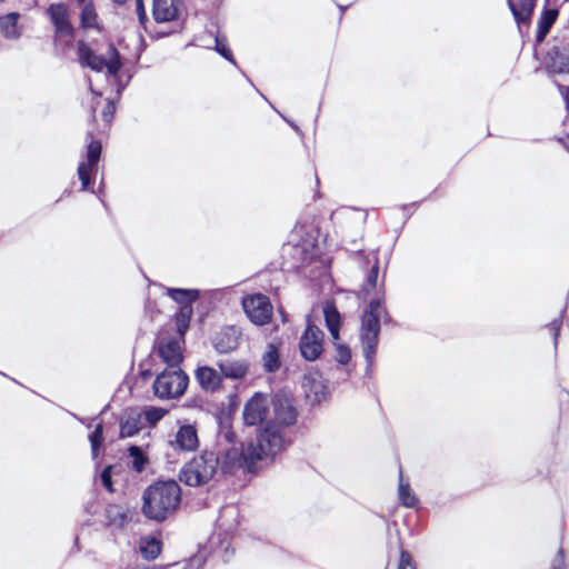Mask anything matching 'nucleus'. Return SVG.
<instances>
[{
    "label": "nucleus",
    "mask_w": 569,
    "mask_h": 569,
    "mask_svg": "<svg viewBox=\"0 0 569 569\" xmlns=\"http://www.w3.org/2000/svg\"><path fill=\"white\" fill-rule=\"evenodd\" d=\"M143 515L158 522L170 517L181 501V489L174 480L158 481L143 492Z\"/></svg>",
    "instance_id": "nucleus-1"
},
{
    "label": "nucleus",
    "mask_w": 569,
    "mask_h": 569,
    "mask_svg": "<svg viewBox=\"0 0 569 569\" xmlns=\"http://www.w3.org/2000/svg\"><path fill=\"white\" fill-rule=\"evenodd\" d=\"M383 312L382 300L380 298L372 299L361 319L360 339L368 365L372 363L377 351L380 332L379 321Z\"/></svg>",
    "instance_id": "nucleus-2"
},
{
    "label": "nucleus",
    "mask_w": 569,
    "mask_h": 569,
    "mask_svg": "<svg viewBox=\"0 0 569 569\" xmlns=\"http://www.w3.org/2000/svg\"><path fill=\"white\" fill-rule=\"evenodd\" d=\"M218 470V458L212 451H203L184 465L179 479L190 487H198L212 479Z\"/></svg>",
    "instance_id": "nucleus-3"
},
{
    "label": "nucleus",
    "mask_w": 569,
    "mask_h": 569,
    "mask_svg": "<svg viewBox=\"0 0 569 569\" xmlns=\"http://www.w3.org/2000/svg\"><path fill=\"white\" fill-rule=\"evenodd\" d=\"M289 443L286 429L274 423H268L256 440L248 442L252 453H257V462L276 456Z\"/></svg>",
    "instance_id": "nucleus-4"
},
{
    "label": "nucleus",
    "mask_w": 569,
    "mask_h": 569,
    "mask_svg": "<svg viewBox=\"0 0 569 569\" xmlns=\"http://www.w3.org/2000/svg\"><path fill=\"white\" fill-rule=\"evenodd\" d=\"M219 452L216 453L218 458V468L223 473H233L238 469H246L252 471L257 463V453H252L249 449L248 442L246 445L237 446L229 443L224 447L220 445Z\"/></svg>",
    "instance_id": "nucleus-5"
},
{
    "label": "nucleus",
    "mask_w": 569,
    "mask_h": 569,
    "mask_svg": "<svg viewBox=\"0 0 569 569\" xmlns=\"http://www.w3.org/2000/svg\"><path fill=\"white\" fill-rule=\"evenodd\" d=\"M189 378L180 368H167L153 382L154 395L160 399H173L182 396Z\"/></svg>",
    "instance_id": "nucleus-6"
},
{
    "label": "nucleus",
    "mask_w": 569,
    "mask_h": 569,
    "mask_svg": "<svg viewBox=\"0 0 569 569\" xmlns=\"http://www.w3.org/2000/svg\"><path fill=\"white\" fill-rule=\"evenodd\" d=\"M241 306L247 318L256 326H264L271 321L273 308L267 296L262 293L244 296Z\"/></svg>",
    "instance_id": "nucleus-7"
},
{
    "label": "nucleus",
    "mask_w": 569,
    "mask_h": 569,
    "mask_svg": "<svg viewBox=\"0 0 569 569\" xmlns=\"http://www.w3.org/2000/svg\"><path fill=\"white\" fill-rule=\"evenodd\" d=\"M323 316L328 331L336 346V360L341 365H346L351 358V351L346 345L338 342L341 326L340 313L332 302L327 301L323 306Z\"/></svg>",
    "instance_id": "nucleus-8"
},
{
    "label": "nucleus",
    "mask_w": 569,
    "mask_h": 569,
    "mask_svg": "<svg viewBox=\"0 0 569 569\" xmlns=\"http://www.w3.org/2000/svg\"><path fill=\"white\" fill-rule=\"evenodd\" d=\"M288 244L292 249H321L326 244V238L313 224H296L291 230Z\"/></svg>",
    "instance_id": "nucleus-9"
},
{
    "label": "nucleus",
    "mask_w": 569,
    "mask_h": 569,
    "mask_svg": "<svg viewBox=\"0 0 569 569\" xmlns=\"http://www.w3.org/2000/svg\"><path fill=\"white\" fill-rule=\"evenodd\" d=\"M323 331L308 319L305 332L300 337L299 349L307 361L317 360L323 351Z\"/></svg>",
    "instance_id": "nucleus-10"
},
{
    "label": "nucleus",
    "mask_w": 569,
    "mask_h": 569,
    "mask_svg": "<svg viewBox=\"0 0 569 569\" xmlns=\"http://www.w3.org/2000/svg\"><path fill=\"white\" fill-rule=\"evenodd\" d=\"M101 151V142L99 140L91 139L87 146V161L80 162L77 170L82 190H88L91 186L92 176H96L98 170Z\"/></svg>",
    "instance_id": "nucleus-11"
},
{
    "label": "nucleus",
    "mask_w": 569,
    "mask_h": 569,
    "mask_svg": "<svg viewBox=\"0 0 569 569\" xmlns=\"http://www.w3.org/2000/svg\"><path fill=\"white\" fill-rule=\"evenodd\" d=\"M273 418L269 423H274L286 429L296 423L297 410L292 399L286 395H276L272 399Z\"/></svg>",
    "instance_id": "nucleus-12"
},
{
    "label": "nucleus",
    "mask_w": 569,
    "mask_h": 569,
    "mask_svg": "<svg viewBox=\"0 0 569 569\" xmlns=\"http://www.w3.org/2000/svg\"><path fill=\"white\" fill-rule=\"evenodd\" d=\"M159 291L161 295L168 296L174 302H177L180 308H184L187 306H192V303L198 300L200 292L197 289H180V288H169L159 283H151L149 287V296L157 295Z\"/></svg>",
    "instance_id": "nucleus-13"
},
{
    "label": "nucleus",
    "mask_w": 569,
    "mask_h": 569,
    "mask_svg": "<svg viewBox=\"0 0 569 569\" xmlns=\"http://www.w3.org/2000/svg\"><path fill=\"white\" fill-rule=\"evenodd\" d=\"M268 405L269 400L267 396L256 393L251 397L243 408L244 423L248 426H257L261 423L267 417Z\"/></svg>",
    "instance_id": "nucleus-14"
},
{
    "label": "nucleus",
    "mask_w": 569,
    "mask_h": 569,
    "mask_svg": "<svg viewBox=\"0 0 569 569\" xmlns=\"http://www.w3.org/2000/svg\"><path fill=\"white\" fill-rule=\"evenodd\" d=\"M47 14L59 36H73L74 28L70 22L69 12L64 3H52L47 9Z\"/></svg>",
    "instance_id": "nucleus-15"
},
{
    "label": "nucleus",
    "mask_w": 569,
    "mask_h": 569,
    "mask_svg": "<svg viewBox=\"0 0 569 569\" xmlns=\"http://www.w3.org/2000/svg\"><path fill=\"white\" fill-rule=\"evenodd\" d=\"M173 450L183 452L194 451L199 447L198 432L192 425H182L176 432L174 439L170 441Z\"/></svg>",
    "instance_id": "nucleus-16"
},
{
    "label": "nucleus",
    "mask_w": 569,
    "mask_h": 569,
    "mask_svg": "<svg viewBox=\"0 0 569 569\" xmlns=\"http://www.w3.org/2000/svg\"><path fill=\"white\" fill-rule=\"evenodd\" d=\"M180 0H153L152 17L158 23L174 21L180 17Z\"/></svg>",
    "instance_id": "nucleus-17"
},
{
    "label": "nucleus",
    "mask_w": 569,
    "mask_h": 569,
    "mask_svg": "<svg viewBox=\"0 0 569 569\" xmlns=\"http://www.w3.org/2000/svg\"><path fill=\"white\" fill-rule=\"evenodd\" d=\"M194 379L206 392H216L222 387V375L209 366H199L194 371Z\"/></svg>",
    "instance_id": "nucleus-18"
},
{
    "label": "nucleus",
    "mask_w": 569,
    "mask_h": 569,
    "mask_svg": "<svg viewBox=\"0 0 569 569\" xmlns=\"http://www.w3.org/2000/svg\"><path fill=\"white\" fill-rule=\"evenodd\" d=\"M77 53L81 67L90 68L92 71L101 72L106 66V57L98 54L83 40L77 42Z\"/></svg>",
    "instance_id": "nucleus-19"
},
{
    "label": "nucleus",
    "mask_w": 569,
    "mask_h": 569,
    "mask_svg": "<svg viewBox=\"0 0 569 569\" xmlns=\"http://www.w3.org/2000/svg\"><path fill=\"white\" fill-rule=\"evenodd\" d=\"M120 437L129 438L137 435L143 427L142 412L139 409H127L119 420Z\"/></svg>",
    "instance_id": "nucleus-20"
},
{
    "label": "nucleus",
    "mask_w": 569,
    "mask_h": 569,
    "mask_svg": "<svg viewBox=\"0 0 569 569\" xmlns=\"http://www.w3.org/2000/svg\"><path fill=\"white\" fill-rule=\"evenodd\" d=\"M159 357L168 365V368H179L182 361L180 342L173 339L162 340L158 347Z\"/></svg>",
    "instance_id": "nucleus-21"
},
{
    "label": "nucleus",
    "mask_w": 569,
    "mask_h": 569,
    "mask_svg": "<svg viewBox=\"0 0 569 569\" xmlns=\"http://www.w3.org/2000/svg\"><path fill=\"white\" fill-rule=\"evenodd\" d=\"M536 6V0H519L518 3L509 1V10L511 11L519 31L523 26L528 27L531 21Z\"/></svg>",
    "instance_id": "nucleus-22"
},
{
    "label": "nucleus",
    "mask_w": 569,
    "mask_h": 569,
    "mask_svg": "<svg viewBox=\"0 0 569 569\" xmlns=\"http://www.w3.org/2000/svg\"><path fill=\"white\" fill-rule=\"evenodd\" d=\"M239 331L236 327L222 329L213 340L214 349L220 353H228L239 346Z\"/></svg>",
    "instance_id": "nucleus-23"
},
{
    "label": "nucleus",
    "mask_w": 569,
    "mask_h": 569,
    "mask_svg": "<svg viewBox=\"0 0 569 569\" xmlns=\"http://www.w3.org/2000/svg\"><path fill=\"white\" fill-rule=\"evenodd\" d=\"M217 366L219 368L220 373L222 375V379H242L247 375L249 369L247 361L239 359L221 360L217 363Z\"/></svg>",
    "instance_id": "nucleus-24"
},
{
    "label": "nucleus",
    "mask_w": 569,
    "mask_h": 569,
    "mask_svg": "<svg viewBox=\"0 0 569 569\" xmlns=\"http://www.w3.org/2000/svg\"><path fill=\"white\" fill-rule=\"evenodd\" d=\"M558 16L559 10L557 8H543L538 20V28L536 32V41L538 43H541L546 39L551 27L557 21Z\"/></svg>",
    "instance_id": "nucleus-25"
},
{
    "label": "nucleus",
    "mask_w": 569,
    "mask_h": 569,
    "mask_svg": "<svg viewBox=\"0 0 569 569\" xmlns=\"http://www.w3.org/2000/svg\"><path fill=\"white\" fill-rule=\"evenodd\" d=\"M239 508L233 505L224 506L220 510L218 525L226 533H231L239 525Z\"/></svg>",
    "instance_id": "nucleus-26"
},
{
    "label": "nucleus",
    "mask_w": 569,
    "mask_h": 569,
    "mask_svg": "<svg viewBox=\"0 0 569 569\" xmlns=\"http://www.w3.org/2000/svg\"><path fill=\"white\" fill-rule=\"evenodd\" d=\"M19 17L18 12H10L0 18V30L4 38L16 40L21 36V30L18 26Z\"/></svg>",
    "instance_id": "nucleus-27"
},
{
    "label": "nucleus",
    "mask_w": 569,
    "mask_h": 569,
    "mask_svg": "<svg viewBox=\"0 0 569 569\" xmlns=\"http://www.w3.org/2000/svg\"><path fill=\"white\" fill-rule=\"evenodd\" d=\"M106 518L108 526L122 528L130 520L129 511L120 505H109L106 508Z\"/></svg>",
    "instance_id": "nucleus-28"
},
{
    "label": "nucleus",
    "mask_w": 569,
    "mask_h": 569,
    "mask_svg": "<svg viewBox=\"0 0 569 569\" xmlns=\"http://www.w3.org/2000/svg\"><path fill=\"white\" fill-rule=\"evenodd\" d=\"M399 500L403 507L415 508L417 507L419 500L416 495L411 491L408 482L403 481L402 471H399Z\"/></svg>",
    "instance_id": "nucleus-29"
},
{
    "label": "nucleus",
    "mask_w": 569,
    "mask_h": 569,
    "mask_svg": "<svg viewBox=\"0 0 569 569\" xmlns=\"http://www.w3.org/2000/svg\"><path fill=\"white\" fill-rule=\"evenodd\" d=\"M107 73L111 77L119 78L118 73L120 69L122 68V61L120 58V53L116 49L113 44H109L108 48V59L106 58V66Z\"/></svg>",
    "instance_id": "nucleus-30"
},
{
    "label": "nucleus",
    "mask_w": 569,
    "mask_h": 569,
    "mask_svg": "<svg viewBox=\"0 0 569 569\" xmlns=\"http://www.w3.org/2000/svg\"><path fill=\"white\" fill-rule=\"evenodd\" d=\"M139 549L144 559L153 560L161 552V542L154 538H144L141 539Z\"/></svg>",
    "instance_id": "nucleus-31"
},
{
    "label": "nucleus",
    "mask_w": 569,
    "mask_h": 569,
    "mask_svg": "<svg viewBox=\"0 0 569 569\" xmlns=\"http://www.w3.org/2000/svg\"><path fill=\"white\" fill-rule=\"evenodd\" d=\"M263 368L268 372H273L279 369L280 360L279 352L274 345H268L267 350L262 356Z\"/></svg>",
    "instance_id": "nucleus-32"
},
{
    "label": "nucleus",
    "mask_w": 569,
    "mask_h": 569,
    "mask_svg": "<svg viewBox=\"0 0 569 569\" xmlns=\"http://www.w3.org/2000/svg\"><path fill=\"white\" fill-rule=\"evenodd\" d=\"M80 24L83 29H93L98 27L97 12L92 2L86 3L80 13Z\"/></svg>",
    "instance_id": "nucleus-33"
},
{
    "label": "nucleus",
    "mask_w": 569,
    "mask_h": 569,
    "mask_svg": "<svg viewBox=\"0 0 569 569\" xmlns=\"http://www.w3.org/2000/svg\"><path fill=\"white\" fill-rule=\"evenodd\" d=\"M128 453H129L130 465H131L132 469L137 472L143 471V469L148 462V458L142 452L141 448H139L137 446H130L128 449Z\"/></svg>",
    "instance_id": "nucleus-34"
},
{
    "label": "nucleus",
    "mask_w": 569,
    "mask_h": 569,
    "mask_svg": "<svg viewBox=\"0 0 569 569\" xmlns=\"http://www.w3.org/2000/svg\"><path fill=\"white\" fill-rule=\"evenodd\" d=\"M377 251H370V253L366 257L368 263L373 262L368 276L367 281L365 284V290L368 292L369 288H376L377 287V280H378V272H379V264H378V258H377Z\"/></svg>",
    "instance_id": "nucleus-35"
},
{
    "label": "nucleus",
    "mask_w": 569,
    "mask_h": 569,
    "mask_svg": "<svg viewBox=\"0 0 569 569\" xmlns=\"http://www.w3.org/2000/svg\"><path fill=\"white\" fill-rule=\"evenodd\" d=\"M192 316V306H187L184 308H180V310L176 313V325L178 332L183 336L189 327V322Z\"/></svg>",
    "instance_id": "nucleus-36"
},
{
    "label": "nucleus",
    "mask_w": 569,
    "mask_h": 569,
    "mask_svg": "<svg viewBox=\"0 0 569 569\" xmlns=\"http://www.w3.org/2000/svg\"><path fill=\"white\" fill-rule=\"evenodd\" d=\"M213 43H214V50L223 57L229 62L236 64V60L233 58L232 51L230 50L227 39L224 37H220L219 34H216L213 37Z\"/></svg>",
    "instance_id": "nucleus-37"
},
{
    "label": "nucleus",
    "mask_w": 569,
    "mask_h": 569,
    "mask_svg": "<svg viewBox=\"0 0 569 569\" xmlns=\"http://www.w3.org/2000/svg\"><path fill=\"white\" fill-rule=\"evenodd\" d=\"M89 441L91 445L92 456L96 458L103 442V427L101 422H98L94 426V430L89 435Z\"/></svg>",
    "instance_id": "nucleus-38"
},
{
    "label": "nucleus",
    "mask_w": 569,
    "mask_h": 569,
    "mask_svg": "<svg viewBox=\"0 0 569 569\" xmlns=\"http://www.w3.org/2000/svg\"><path fill=\"white\" fill-rule=\"evenodd\" d=\"M142 412V420L144 419L150 426H156L159 422L167 411L159 407H148Z\"/></svg>",
    "instance_id": "nucleus-39"
},
{
    "label": "nucleus",
    "mask_w": 569,
    "mask_h": 569,
    "mask_svg": "<svg viewBox=\"0 0 569 569\" xmlns=\"http://www.w3.org/2000/svg\"><path fill=\"white\" fill-rule=\"evenodd\" d=\"M134 2H136V13H137V17H138L139 24L143 29H147L146 24L149 21V19H148V16H147L144 2H143V0H134Z\"/></svg>",
    "instance_id": "nucleus-40"
},
{
    "label": "nucleus",
    "mask_w": 569,
    "mask_h": 569,
    "mask_svg": "<svg viewBox=\"0 0 569 569\" xmlns=\"http://www.w3.org/2000/svg\"><path fill=\"white\" fill-rule=\"evenodd\" d=\"M398 569H417L411 555L406 550L400 551Z\"/></svg>",
    "instance_id": "nucleus-41"
},
{
    "label": "nucleus",
    "mask_w": 569,
    "mask_h": 569,
    "mask_svg": "<svg viewBox=\"0 0 569 569\" xmlns=\"http://www.w3.org/2000/svg\"><path fill=\"white\" fill-rule=\"evenodd\" d=\"M101 482L102 485L104 486V488L112 492L113 491V488H112V481H111V467H106L102 472H101Z\"/></svg>",
    "instance_id": "nucleus-42"
},
{
    "label": "nucleus",
    "mask_w": 569,
    "mask_h": 569,
    "mask_svg": "<svg viewBox=\"0 0 569 569\" xmlns=\"http://www.w3.org/2000/svg\"><path fill=\"white\" fill-rule=\"evenodd\" d=\"M114 112H116L114 100H108V102L102 111L103 120L106 122H110L113 118Z\"/></svg>",
    "instance_id": "nucleus-43"
},
{
    "label": "nucleus",
    "mask_w": 569,
    "mask_h": 569,
    "mask_svg": "<svg viewBox=\"0 0 569 569\" xmlns=\"http://www.w3.org/2000/svg\"><path fill=\"white\" fill-rule=\"evenodd\" d=\"M131 79V76H128L127 80L123 81L120 77L116 78V100L118 101L122 94V91L128 86L129 81Z\"/></svg>",
    "instance_id": "nucleus-44"
},
{
    "label": "nucleus",
    "mask_w": 569,
    "mask_h": 569,
    "mask_svg": "<svg viewBox=\"0 0 569 569\" xmlns=\"http://www.w3.org/2000/svg\"><path fill=\"white\" fill-rule=\"evenodd\" d=\"M560 327H561V320L560 319H556V320H553L549 325V328H550V330L552 331V335H553L555 345H557V339H558V336H559Z\"/></svg>",
    "instance_id": "nucleus-45"
},
{
    "label": "nucleus",
    "mask_w": 569,
    "mask_h": 569,
    "mask_svg": "<svg viewBox=\"0 0 569 569\" xmlns=\"http://www.w3.org/2000/svg\"><path fill=\"white\" fill-rule=\"evenodd\" d=\"M563 566V551L560 549L557 553V557L555 558L552 562V569H561Z\"/></svg>",
    "instance_id": "nucleus-46"
},
{
    "label": "nucleus",
    "mask_w": 569,
    "mask_h": 569,
    "mask_svg": "<svg viewBox=\"0 0 569 569\" xmlns=\"http://www.w3.org/2000/svg\"><path fill=\"white\" fill-rule=\"evenodd\" d=\"M281 118L297 132V133H301V130L300 128L291 120L287 119L283 114H281L280 112H278Z\"/></svg>",
    "instance_id": "nucleus-47"
},
{
    "label": "nucleus",
    "mask_w": 569,
    "mask_h": 569,
    "mask_svg": "<svg viewBox=\"0 0 569 569\" xmlns=\"http://www.w3.org/2000/svg\"><path fill=\"white\" fill-rule=\"evenodd\" d=\"M117 6H122L127 2V0H111Z\"/></svg>",
    "instance_id": "nucleus-48"
},
{
    "label": "nucleus",
    "mask_w": 569,
    "mask_h": 569,
    "mask_svg": "<svg viewBox=\"0 0 569 569\" xmlns=\"http://www.w3.org/2000/svg\"><path fill=\"white\" fill-rule=\"evenodd\" d=\"M566 106H567V109L569 110V87L567 88V92H566Z\"/></svg>",
    "instance_id": "nucleus-49"
},
{
    "label": "nucleus",
    "mask_w": 569,
    "mask_h": 569,
    "mask_svg": "<svg viewBox=\"0 0 569 569\" xmlns=\"http://www.w3.org/2000/svg\"><path fill=\"white\" fill-rule=\"evenodd\" d=\"M146 309H147V310H151V301H150V298H148V300H147Z\"/></svg>",
    "instance_id": "nucleus-50"
},
{
    "label": "nucleus",
    "mask_w": 569,
    "mask_h": 569,
    "mask_svg": "<svg viewBox=\"0 0 569 569\" xmlns=\"http://www.w3.org/2000/svg\"><path fill=\"white\" fill-rule=\"evenodd\" d=\"M134 569H149V568H148V567H146V566H138V567H136Z\"/></svg>",
    "instance_id": "nucleus-51"
},
{
    "label": "nucleus",
    "mask_w": 569,
    "mask_h": 569,
    "mask_svg": "<svg viewBox=\"0 0 569 569\" xmlns=\"http://www.w3.org/2000/svg\"><path fill=\"white\" fill-rule=\"evenodd\" d=\"M88 81H89V84H90V91H91L92 93H96V92L93 91V88L91 87L90 78L88 79Z\"/></svg>",
    "instance_id": "nucleus-52"
},
{
    "label": "nucleus",
    "mask_w": 569,
    "mask_h": 569,
    "mask_svg": "<svg viewBox=\"0 0 569 569\" xmlns=\"http://www.w3.org/2000/svg\"><path fill=\"white\" fill-rule=\"evenodd\" d=\"M194 562H199L197 559L194 560H191V562L189 563V566H192Z\"/></svg>",
    "instance_id": "nucleus-53"
},
{
    "label": "nucleus",
    "mask_w": 569,
    "mask_h": 569,
    "mask_svg": "<svg viewBox=\"0 0 569 569\" xmlns=\"http://www.w3.org/2000/svg\"><path fill=\"white\" fill-rule=\"evenodd\" d=\"M339 8H340L341 12H345V10L347 9V7H342V6H340Z\"/></svg>",
    "instance_id": "nucleus-54"
},
{
    "label": "nucleus",
    "mask_w": 569,
    "mask_h": 569,
    "mask_svg": "<svg viewBox=\"0 0 569 569\" xmlns=\"http://www.w3.org/2000/svg\"><path fill=\"white\" fill-rule=\"evenodd\" d=\"M79 2H84V0H78Z\"/></svg>",
    "instance_id": "nucleus-55"
},
{
    "label": "nucleus",
    "mask_w": 569,
    "mask_h": 569,
    "mask_svg": "<svg viewBox=\"0 0 569 569\" xmlns=\"http://www.w3.org/2000/svg\"><path fill=\"white\" fill-rule=\"evenodd\" d=\"M186 569H188V568H186Z\"/></svg>",
    "instance_id": "nucleus-56"
}]
</instances>
